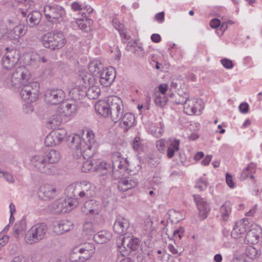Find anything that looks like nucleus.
I'll return each instance as SVG.
<instances>
[{
    "label": "nucleus",
    "instance_id": "nucleus-51",
    "mask_svg": "<svg viewBox=\"0 0 262 262\" xmlns=\"http://www.w3.org/2000/svg\"><path fill=\"white\" fill-rule=\"evenodd\" d=\"M78 252L79 254L81 255L79 256L80 262H84L86 260L89 259L92 256V255L94 254V253L86 251V250H84L82 251L80 250Z\"/></svg>",
    "mask_w": 262,
    "mask_h": 262
},
{
    "label": "nucleus",
    "instance_id": "nucleus-48",
    "mask_svg": "<svg viewBox=\"0 0 262 262\" xmlns=\"http://www.w3.org/2000/svg\"><path fill=\"white\" fill-rule=\"evenodd\" d=\"M168 99L165 95L159 94L156 96L155 99V103L156 104L160 107L165 106L167 102Z\"/></svg>",
    "mask_w": 262,
    "mask_h": 262
},
{
    "label": "nucleus",
    "instance_id": "nucleus-10",
    "mask_svg": "<svg viewBox=\"0 0 262 262\" xmlns=\"http://www.w3.org/2000/svg\"><path fill=\"white\" fill-rule=\"evenodd\" d=\"M140 242L137 238L124 236L122 239V245L125 250L120 251L122 255H127L131 251H137L140 247Z\"/></svg>",
    "mask_w": 262,
    "mask_h": 262
},
{
    "label": "nucleus",
    "instance_id": "nucleus-63",
    "mask_svg": "<svg viewBox=\"0 0 262 262\" xmlns=\"http://www.w3.org/2000/svg\"><path fill=\"white\" fill-rule=\"evenodd\" d=\"M210 26L212 28H217L221 26V21L217 18H213L210 21Z\"/></svg>",
    "mask_w": 262,
    "mask_h": 262
},
{
    "label": "nucleus",
    "instance_id": "nucleus-11",
    "mask_svg": "<svg viewBox=\"0 0 262 262\" xmlns=\"http://www.w3.org/2000/svg\"><path fill=\"white\" fill-rule=\"evenodd\" d=\"M65 98L64 92L61 89L48 90L45 94V100L51 105H56L62 102Z\"/></svg>",
    "mask_w": 262,
    "mask_h": 262
},
{
    "label": "nucleus",
    "instance_id": "nucleus-35",
    "mask_svg": "<svg viewBox=\"0 0 262 262\" xmlns=\"http://www.w3.org/2000/svg\"><path fill=\"white\" fill-rule=\"evenodd\" d=\"M69 95L75 100H79L85 96V91L81 90L80 87H75L69 92Z\"/></svg>",
    "mask_w": 262,
    "mask_h": 262
},
{
    "label": "nucleus",
    "instance_id": "nucleus-20",
    "mask_svg": "<svg viewBox=\"0 0 262 262\" xmlns=\"http://www.w3.org/2000/svg\"><path fill=\"white\" fill-rule=\"evenodd\" d=\"M89 144L83 141V143L79 147L78 153H80V156H82L84 159H89L93 155V151L92 149V143H94L93 139H89Z\"/></svg>",
    "mask_w": 262,
    "mask_h": 262
},
{
    "label": "nucleus",
    "instance_id": "nucleus-28",
    "mask_svg": "<svg viewBox=\"0 0 262 262\" xmlns=\"http://www.w3.org/2000/svg\"><path fill=\"white\" fill-rule=\"evenodd\" d=\"M88 68L91 75L94 76H98L104 69L103 65L99 60L92 61L89 63Z\"/></svg>",
    "mask_w": 262,
    "mask_h": 262
},
{
    "label": "nucleus",
    "instance_id": "nucleus-46",
    "mask_svg": "<svg viewBox=\"0 0 262 262\" xmlns=\"http://www.w3.org/2000/svg\"><path fill=\"white\" fill-rule=\"evenodd\" d=\"M255 165L254 164L251 163L248 165V166L245 168L241 175L240 179L241 180L246 179L250 173L255 171Z\"/></svg>",
    "mask_w": 262,
    "mask_h": 262
},
{
    "label": "nucleus",
    "instance_id": "nucleus-17",
    "mask_svg": "<svg viewBox=\"0 0 262 262\" xmlns=\"http://www.w3.org/2000/svg\"><path fill=\"white\" fill-rule=\"evenodd\" d=\"M110 97H108L107 100H99L95 105L96 111L100 115L104 117H107L110 115Z\"/></svg>",
    "mask_w": 262,
    "mask_h": 262
},
{
    "label": "nucleus",
    "instance_id": "nucleus-45",
    "mask_svg": "<svg viewBox=\"0 0 262 262\" xmlns=\"http://www.w3.org/2000/svg\"><path fill=\"white\" fill-rule=\"evenodd\" d=\"M69 198L68 199H62L63 207H64V212H67L72 210L77 205V202L76 201L71 200Z\"/></svg>",
    "mask_w": 262,
    "mask_h": 262
},
{
    "label": "nucleus",
    "instance_id": "nucleus-15",
    "mask_svg": "<svg viewBox=\"0 0 262 262\" xmlns=\"http://www.w3.org/2000/svg\"><path fill=\"white\" fill-rule=\"evenodd\" d=\"M251 228L248 230L245 237V241L249 244H255L258 243L261 229L257 225H251Z\"/></svg>",
    "mask_w": 262,
    "mask_h": 262
},
{
    "label": "nucleus",
    "instance_id": "nucleus-24",
    "mask_svg": "<svg viewBox=\"0 0 262 262\" xmlns=\"http://www.w3.org/2000/svg\"><path fill=\"white\" fill-rule=\"evenodd\" d=\"M42 15L38 11H33L28 14L26 19L28 26L34 27L38 25L41 20Z\"/></svg>",
    "mask_w": 262,
    "mask_h": 262
},
{
    "label": "nucleus",
    "instance_id": "nucleus-61",
    "mask_svg": "<svg viewBox=\"0 0 262 262\" xmlns=\"http://www.w3.org/2000/svg\"><path fill=\"white\" fill-rule=\"evenodd\" d=\"M249 105L247 102H242L239 106V111L243 114H246L249 111Z\"/></svg>",
    "mask_w": 262,
    "mask_h": 262
},
{
    "label": "nucleus",
    "instance_id": "nucleus-4",
    "mask_svg": "<svg viewBox=\"0 0 262 262\" xmlns=\"http://www.w3.org/2000/svg\"><path fill=\"white\" fill-rule=\"evenodd\" d=\"M31 161L33 167L41 173L53 174L56 172L55 166L48 163L45 156H35L32 158Z\"/></svg>",
    "mask_w": 262,
    "mask_h": 262
},
{
    "label": "nucleus",
    "instance_id": "nucleus-13",
    "mask_svg": "<svg viewBox=\"0 0 262 262\" xmlns=\"http://www.w3.org/2000/svg\"><path fill=\"white\" fill-rule=\"evenodd\" d=\"M193 198L199 211V216L201 218L202 220H203L207 217V214L210 211L209 205L199 194L193 195Z\"/></svg>",
    "mask_w": 262,
    "mask_h": 262
},
{
    "label": "nucleus",
    "instance_id": "nucleus-27",
    "mask_svg": "<svg viewBox=\"0 0 262 262\" xmlns=\"http://www.w3.org/2000/svg\"><path fill=\"white\" fill-rule=\"evenodd\" d=\"M98 204L96 202L92 200H90L86 201L83 206L81 208V210L83 212L88 214L90 213H98Z\"/></svg>",
    "mask_w": 262,
    "mask_h": 262
},
{
    "label": "nucleus",
    "instance_id": "nucleus-29",
    "mask_svg": "<svg viewBox=\"0 0 262 262\" xmlns=\"http://www.w3.org/2000/svg\"><path fill=\"white\" fill-rule=\"evenodd\" d=\"M27 32L24 26L19 25L15 27L9 33V37L11 39L17 40L24 36Z\"/></svg>",
    "mask_w": 262,
    "mask_h": 262
},
{
    "label": "nucleus",
    "instance_id": "nucleus-2",
    "mask_svg": "<svg viewBox=\"0 0 262 262\" xmlns=\"http://www.w3.org/2000/svg\"><path fill=\"white\" fill-rule=\"evenodd\" d=\"M43 46L51 50L61 49L66 42L63 34L61 31L50 32L44 34L41 37Z\"/></svg>",
    "mask_w": 262,
    "mask_h": 262
},
{
    "label": "nucleus",
    "instance_id": "nucleus-14",
    "mask_svg": "<svg viewBox=\"0 0 262 262\" xmlns=\"http://www.w3.org/2000/svg\"><path fill=\"white\" fill-rule=\"evenodd\" d=\"M57 194L56 188L52 185L45 184L41 186L38 191L39 198L44 201H48L54 198Z\"/></svg>",
    "mask_w": 262,
    "mask_h": 262
},
{
    "label": "nucleus",
    "instance_id": "nucleus-34",
    "mask_svg": "<svg viewBox=\"0 0 262 262\" xmlns=\"http://www.w3.org/2000/svg\"><path fill=\"white\" fill-rule=\"evenodd\" d=\"M21 85L23 86V88L28 90L29 91H31L33 95H34V94H39V84L37 82H27Z\"/></svg>",
    "mask_w": 262,
    "mask_h": 262
},
{
    "label": "nucleus",
    "instance_id": "nucleus-57",
    "mask_svg": "<svg viewBox=\"0 0 262 262\" xmlns=\"http://www.w3.org/2000/svg\"><path fill=\"white\" fill-rule=\"evenodd\" d=\"M196 107L193 105H185L184 107V112L189 115L194 114L196 112Z\"/></svg>",
    "mask_w": 262,
    "mask_h": 262
},
{
    "label": "nucleus",
    "instance_id": "nucleus-8",
    "mask_svg": "<svg viewBox=\"0 0 262 262\" xmlns=\"http://www.w3.org/2000/svg\"><path fill=\"white\" fill-rule=\"evenodd\" d=\"M67 135L65 129L60 128L51 132L46 137L45 144L47 146H53L59 145L64 139Z\"/></svg>",
    "mask_w": 262,
    "mask_h": 262
},
{
    "label": "nucleus",
    "instance_id": "nucleus-52",
    "mask_svg": "<svg viewBox=\"0 0 262 262\" xmlns=\"http://www.w3.org/2000/svg\"><path fill=\"white\" fill-rule=\"evenodd\" d=\"M168 248L173 254H177L178 255H180L184 250L181 247H177L176 248L175 246L171 244L168 245Z\"/></svg>",
    "mask_w": 262,
    "mask_h": 262
},
{
    "label": "nucleus",
    "instance_id": "nucleus-54",
    "mask_svg": "<svg viewBox=\"0 0 262 262\" xmlns=\"http://www.w3.org/2000/svg\"><path fill=\"white\" fill-rule=\"evenodd\" d=\"M78 248H75L73 249V252L70 254V259L71 261L74 262H80V259L79 256H81L79 254Z\"/></svg>",
    "mask_w": 262,
    "mask_h": 262
},
{
    "label": "nucleus",
    "instance_id": "nucleus-56",
    "mask_svg": "<svg viewBox=\"0 0 262 262\" xmlns=\"http://www.w3.org/2000/svg\"><path fill=\"white\" fill-rule=\"evenodd\" d=\"M147 162L151 167H156L159 164L160 161L158 158L150 156L148 157Z\"/></svg>",
    "mask_w": 262,
    "mask_h": 262
},
{
    "label": "nucleus",
    "instance_id": "nucleus-5",
    "mask_svg": "<svg viewBox=\"0 0 262 262\" xmlns=\"http://www.w3.org/2000/svg\"><path fill=\"white\" fill-rule=\"evenodd\" d=\"M110 115L114 123L120 121L124 112V106L122 100L117 96L110 97Z\"/></svg>",
    "mask_w": 262,
    "mask_h": 262
},
{
    "label": "nucleus",
    "instance_id": "nucleus-55",
    "mask_svg": "<svg viewBox=\"0 0 262 262\" xmlns=\"http://www.w3.org/2000/svg\"><path fill=\"white\" fill-rule=\"evenodd\" d=\"M207 186V183L206 181L203 178H201L195 185V187L199 189L201 191L206 189Z\"/></svg>",
    "mask_w": 262,
    "mask_h": 262
},
{
    "label": "nucleus",
    "instance_id": "nucleus-40",
    "mask_svg": "<svg viewBox=\"0 0 262 262\" xmlns=\"http://www.w3.org/2000/svg\"><path fill=\"white\" fill-rule=\"evenodd\" d=\"M93 21L91 19H85L78 20L77 21V25L79 29L83 30L84 32H88L91 30V26L92 24Z\"/></svg>",
    "mask_w": 262,
    "mask_h": 262
},
{
    "label": "nucleus",
    "instance_id": "nucleus-38",
    "mask_svg": "<svg viewBox=\"0 0 262 262\" xmlns=\"http://www.w3.org/2000/svg\"><path fill=\"white\" fill-rule=\"evenodd\" d=\"M231 204L230 202L227 201L221 206L220 208V212L222 215V219L226 221L228 220L229 214L231 212Z\"/></svg>",
    "mask_w": 262,
    "mask_h": 262
},
{
    "label": "nucleus",
    "instance_id": "nucleus-39",
    "mask_svg": "<svg viewBox=\"0 0 262 262\" xmlns=\"http://www.w3.org/2000/svg\"><path fill=\"white\" fill-rule=\"evenodd\" d=\"M96 231V227L92 222L87 221L84 223L83 232L86 235H93Z\"/></svg>",
    "mask_w": 262,
    "mask_h": 262
},
{
    "label": "nucleus",
    "instance_id": "nucleus-18",
    "mask_svg": "<svg viewBox=\"0 0 262 262\" xmlns=\"http://www.w3.org/2000/svg\"><path fill=\"white\" fill-rule=\"evenodd\" d=\"M98 76L100 83L104 86H110L115 77L112 71H110L108 69H103Z\"/></svg>",
    "mask_w": 262,
    "mask_h": 262
},
{
    "label": "nucleus",
    "instance_id": "nucleus-1",
    "mask_svg": "<svg viewBox=\"0 0 262 262\" xmlns=\"http://www.w3.org/2000/svg\"><path fill=\"white\" fill-rule=\"evenodd\" d=\"M95 189L96 187L92 183L83 181L75 185L69 186L66 189V193L68 198L84 201L95 195Z\"/></svg>",
    "mask_w": 262,
    "mask_h": 262
},
{
    "label": "nucleus",
    "instance_id": "nucleus-23",
    "mask_svg": "<svg viewBox=\"0 0 262 262\" xmlns=\"http://www.w3.org/2000/svg\"><path fill=\"white\" fill-rule=\"evenodd\" d=\"M248 222L247 220H244L242 222L236 224L231 232V236L235 238H237L241 234L246 232L250 228V226H247Z\"/></svg>",
    "mask_w": 262,
    "mask_h": 262
},
{
    "label": "nucleus",
    "instance_id": "nucleus-30",
    "mask_svg": "<svg viewBox=\"0 0 262 262\" xmlns=\"http://www.w3.org/2000/svg\"><path fill=\"white\" fill-rule=\"evenodd\" d=\"M136 185L137 183L134 180L122 179L118 182V188L120 191H126Z\"/></svg>",
    "mask_w": 262,
    "mask_h": 262
},
{
    "label": "nucleus",
    "instance_id": "nucleus-19",
    "mask_svg": "<svg viewBox=\"0 0 262 262\" xmlns=\"http://www.w3.org/2000/svg\"><path fill=\"white\" fill-rule=\"evenodd\" d=\"M135 121L134 115L132 113H126L122 115L119 123L120 126L124 129V132H126L133 126Z\"/></svg>",
    "mask_w": 262,
    "mask_h": 262
},
{
    "label": "nucleus",
    "instance_id": "nucleus-47",
    "mask_svg": "<svg viewBox=\"0 0 262 262\" xmlns=\"http://www.w3.org/2000/svg\"><path fill=\"white\" fill-rule=\"evenodd\" d=\"M61 116L58 114L57 115L52 116L50 118L49 123L51 125V127L55 128L61 124L62 122Z\"/></svg>",
    "mask_w": 262,
    "mask_h": 262
},
{
    "label": "nucleus",
    "instance_id": "nucleus-25",
    "mask_svg": "<svg viewBox=\"0 0 262 262\" xmlns=\"http://www.w3.org/2000/svg\"><path fill=\"white\" fill-rule=\"evenodd\" d=\"M70 222L68 221H61L55 223L53 227L54 233L59 235L70 230Z\"/></svg>",
    "mask_w": 262,
    "mask_h": 262
},
{
    "label": "nucleus",
    "instance_id": "nucleus-32",
    "mask_svg": "<svg viewBox=\"0 0 262 262\" xmlns=\"http://www.w3.org/2000/svg\"><path fill=\"white\" fill-rule=\"evenodd\" d=\"M50 210L53 214L66 213L62 199H59L54 202L50 207Z\"/></svg>",
    "mask_w": 262,
    "mask_h": 262
},
{
    "label": "nucleus",
    "instance_id": "nucleus-7",
    "mask_svg": "<svg viewBox=\"0 0 262 262\" xmlns=\"http://www.w3.org/2000/svg\"><path fill=\"white\" fill-rule=\"evenodd\" d=\"M7 52L5 53L2 60V65L4 68L10 70L16 65L19 60L20 54L19 51L12 49L9 50L7 48Z\"/></svg>",
    "mask_w": 262,
    "mask_h": 262
},
{
    "label": "nucleus",
    "instance_id": "nucleus-37",
    "mask_svg": "<svg viewBox=\"0 0 262 262\" xmlns=\"http://www.w3.org/2000/svg\"><path fill=\"white\" fill-rule=\"evenodd\" d=\"M180 141L177 139H174L173 142L171 143L167 149V156L168 158H172L175 152L179 149Z\"/></svg>",
    "mask_w": 262,
    "mask_h": 262
},
{
    "label": "nucleus",
    "instance_id": "nucleus-60",
    "mask_svg": "<svg viewBox=\"0 0 262 262\" xmlns=\"http://www.w3.org/2000/svg\"><path fill=\"white\" fill-rule=\"evenodd\" d=\"M0 173H3L4 177L9 183H14V179L13 176L8 172H4L0 170Z\"/></svg>",
    "mask_w": 262,
    "mask_h": 262
},
{
    "label": "nucleus",
    "instance_id": "nucleus-50",
    "mask_svg": "<svg viewBox=\"0 0 262 262\" xmlns=\"http://www.w3.org/2000/svg\"><path fill=\"white\" fill-rule=\"evenodd\" d=\"M97 169L96 166H94V163L91 160H87L83 164L81 170L83 172H86L88 171L91 170H96Z\"/></svg>",
    "mask_w": 262,
    "mask_h": 262
},
{
    "label": "nucleus",
    "instance_id": "nucleus-3",
    "mask_svg": "<svg viewBox=\"0 0 262 262\" xmlns=\"http://www.w3.org/2000/svg\"><path fill=\"white\" fill-rule=\"evenodd\" d=\"M48 229V226L45 223L34 225L26 234V242L29 244H33L41 241L46 237Z\"/></svg>",
    "mask_w": 262,
    "mask_h": 262
},
{
    "label": "nucleus",
    "instance_id": "nucleus-41",
    "mask_svg": "<svg viewBox=\"0 0 262 262\" xmlns=\"http://www.w3.org/2000/svg\"><path fill=\"white\" fill-rule=\"evenodd\" d=\"M100 93V90L96 86H90L87 91H85L86 95L91 99H95L98 98Z\"/></svg>",
    "mask_w": 262,
    "mask_h": 262
},
{
    "label": "nucleus",
    "instance_id": "nucleus-16",
    "mask_svg": "<svg viewBox=\"0 0 262 262\" xmlns=\"http://www.w3.org/2000/svg\"><path fill=\"white\" fill-rule=\"evenodd\" d=\"M129 227V221L123 217L118 218L114 225L113 229L118 234H125V232Z\"/></svg>",
    "mask_w": 262,
    "mask_h": 262
},
{
    "label": "nucleus",
    "instance_id": "nucleus-22",
    "mask_svg": "<svg viewBox=\"0 0 262 262\" xmlns=\"http://www.w3.org/2000/svg\"><path fill=\"white\" fill-rule=\"evenodd\" d=\"M64 139L66 140L67 144L70 148L77 150V153H78L79 147L83 143V141H84L81 139L80 137L77 134L69 135L67 137L66 136Z\"/></svg>",
    "mask_w": 262,
    "mask_h": 262
},
{
    "label": "nucleus",
    "instance_id": "nucleus-58",
    "mask_svg": "<svg viewBox=\"0 0 262 262\" xmlns=\"http://www.w3.org/2000/svg\"><path fill=\"white\" fill-rule=\"evenodd\" d=\"M8 32L6 25L3 22H0V39L2 38Z\"/></svg>",
    "mask_w": 262,
    "mask_h": 262
},
{
    "label": "nucleus",
    "instance_id": "nucleus-31",
    "mask_svg": "<svg viewBox=\"0 0 262 262\" xmlns=\"http://www.w3.org/2000/svg\"><path fill=\"white\" fill-rule=\"evenodd\" d=\"M20 96L24 101L28 102H33L35 101L38 97V95L36 94L33 95L31 91H29L28 90H26L23 88L20 91Z\"/></svg>",
    "mask_w": 262,
    "mask_h": 262
},
{
    "label": "nucleus",
    "instance_id": "nucleus-26",
    "mask_svg": "<svg viewBox=\"0 0 262 262\" xmlns=\"http://www.w3.org/2000/svg\"><path fill=\"white\" fill-rule=\"evenodd\" d=\"M112 237L111 233L105 231H101L93 235V239L95 242L103 244L110 240Z\"/></svg>",
    "mask_w": 262,
    "mask_h": 262
},
{
    "label": "nucleus",
    "instance_id": "nucleus-33",
    "mask_svg": "<svg viewBox=\"0 0 262 262\" xmlns=\"http://www.w3.org/2000/svg\"><path fill=\"white\" fill-rule=\"evenodd\" d=\"M177 94L178 97L175 99V103L177 104H185L189 98V95L187 90L181 91L180 89H178Z\"/></svg>",
    "mask_w": 262,
    "mask_h": 262
},
{
    "label": "nucleus",
    "instance_id": "nucleus-62",
    "mask_svg": "<svg viewBox=\"0 0 262 262\" xmlns=\"http://www.w3.org/2000/svg\"><path fill=\"white\" fill-rule=\"evenodd\" d=\"M226 180L229 187L233 188L234 187V183L233 181L232 176L228 172L226 174Z\"/></svg>",
    "mask_w": 262,
    "mask_h": 262
},
{
    "label": "nucleus",
    "instance_id": "nucleus-64",
    "mask_svg": "<svg viewBox=\"0 0 262 262\" xmlns=\"http://www.w3.org/2000/svg\"><path fill=\"white\" fill-rule=\"evenodd\" d=\"M165 145V140L164 139H161L159 141H157L156 146L157 148L159 151H164V148Z\"/></svg>",
    "mask_w": 262,
    "mask_h": 262
},
{
    "label": "nucleus",
    "instance_id": "nucleus-49",
    "mask_svg": "<svg viewBox=\"0 0 262 262\" xmlns=\"http://www.w3.org/2000/svg\"><path fill=\"white\" fill-rule=\"evenodd\" d=\"M91 79V75L87 73L85 71H81L79 72L78 76V80L82 82L83 84L89 83Z\"/></svg>",
    "mask_w": 262,
    "mask_h": 262
},
{
    "label": "nucleus",
    "instance_id": "nucleus-6",
    "mask_svg": "<svg viewBox=\"0 0 262 262\" xmlns=\"http://www.w3.org/2000/svg\"><path fill=\"white\" fill-rule=\"evenodd\" d=\"M31 75L29 70L25 66H19L12 74L11 84L17 88L29 81Z\"/></svg>",
    "mask_w": 262,
    "mask_h": 262
},
{
    "label": "nucleus",
    "instance_id": "nucleus-43",
    "mask_svg": "<svg viewBox=\"0 0 262 262\" xmlns=\"http://www.w3.org/2000/svg\"><path fill=\"white\" fill-rule=\"evenodd\" d=\"M112 23L114 27L116 28V29H117L118 31L121 36H123V37L124 39H130V36H128L126 34V33L123 32L124 26L122 24H120L117 18L113 19Z\"/></svg>",
    "mask_w": 262,
    "mask_h": 262
},
{
    "label": "nucleus",
    "instance_id": "nucleus-36",
    "mask_svg": "<svg viewBox=\"0 0 262 262\" xmlns=\"http://www.w3.org/2000/svg\"><path fill=\"white\" fill-rule=\"evenodd\" d=\"M48 163L54 165V163L58 162L60 158L59 151L52 149L45 156Z\"/></svg>",
    "mask_w": 262,
    "mask_h": 262
},
{
    "label": "nucleus",
    "instance_id": "nucleus-59",
    "mask_svg": "<svg viewBox=\"0 0 262 262\" xmlns=\"http://www.w3.org/2000/svg\"><path fill=\"white\" fill-rule=\"evenodd\" d=\"M221 61L223 66L226 69H232L233 67V63L230 59L224 58Z\"/></svg>",
    "mask_w": 262,
    "mask_h": 262
},
{
    "label": "nucleus",
    "instance_id": "nucleus-9",
    "mask_svg": "<svg viewBox=\"0 0 262 262\" xmlns=\"http://www.w3.org/2000/svg\"><path fill=\"white\" fill-rule=\"evenodd\" d=\"M44 13L46 18L52 23L59 20L64 14V9L59 6L47 5L44 7Z\"/></svg>",
    "mask_w": 262,
    "mask_h": 262
},
{
    "label": "nucleus",
    "instance_id": "nucleus-53",
    "mask_svg": "<svg viewBox=\"0 0 262 262\" xmlns=\"http://www.w3.org/2000/svg\"><path fill=\"white\" fill-rule=\"evenodd\" d=\"M79 251H82L86 250V251H88L89 252H92V253H94L95 252V247L94 246V245L92 243H85L83 245H82L80 247H78Z\"/></svg>",
    "mask_w": 262,
    "mask_h": 262
},
{
    "label": "nucleus",
    "instance_id": "nucleus-44",
    "mask_svg": "<svg viewBox=\"0 0 262 262\" xmlns=\"http://www.w3.org/2000/svg\"><path fill=\"white\" fill-rule=\"evenodd\" d=\"M245 254L251 259H254L260 255L258 251L254 247L251 246L247 247Z\"/></svg>",
    "mask_w": 262,
    "mask_h": 262
},
{
    "label": "nucleus",
    "instance_id": "nucleus-21",
    "mask_svg": "<svg viewBox=\"0 0 262 262\" xmlns=\"http://www.w3.org/2000/svg\"><path fill=\"white\" fill-rule=\"evenodd\" d=\"M76 109V104L65 102L60 105L57 110V113L62 116H69L74 113Z\"/></svg>",
    "mask_w": 262,
    "mask_h": 262
},
{
    "label": "nucleus",
    "instance_id": "nucleus-12",
    "mask_svg": "<svg viewBox=\"0 0 262 262\" xmlns=\"http://www.w3.org/2000/svg\"><path fill=\"white\" fill-rule=\"evenodd\" d=\"M133 163L130 164L126 159H122V160L115 161L112 162V171L114 172L115 170H123V171L129 170V172H134L135 173L141 169V166L137 164L135 169H133Z\"/></svg>",
    "mask_w": 262,
    "mask_h": 262
},
{
    "label": "nucleus",
    "instance_id": "nucleus-42",
    "mask_svg": "<svg viewBox=\"0 0 262 262\" xmlns=\"http://www.w3.org/2000/svg\"><path fill=\"white\" fill-rule=\"evenodd\" d=\"M180 89L181 91L187 90L183 80L179 78L173 79L171 82L170 89Z\"/></svg>",
    "mask_w": 262,
    "mask_h": 262
}]
</instances>
